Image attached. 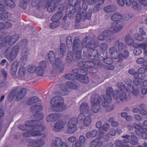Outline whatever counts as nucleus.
I'll return each instance as SVG.
<instances>
[{"label": "nucleus", "instance_id": "5fc2aeb1", "mask_svg": "<svg viewBox=\"0 0 147 147\" xmlns=\"http://www.w3.org/2000/svg\"><path fill=\"white\" fill-rule=\"evenodd\" d=\"M134 38L136 40L141 41L143 40L144 37L139 33H135L134 34Z\"/></svg>", "mask_w": 147, "mask_h": 147}, {"label": "nucleus", "instance_id": "473e14b6", "mask_svg": "<svg viewBox=\"0 0 147 147\" xmlns=\"http://www.w3.org/2000/svg\"><path fill=\"white\" fill-rule=\"evenodd\" d=\"M124 40L128 45L132 46L134 43V40L130 34H127L125 36Z\"/></svg>", "mask_w": 147, "mask_h": 147}, {"label": "nucleus", "instance_id": "423d86ee", "mask_svg": "<svg viewBox=\"0 0 147 147\" xmlns=\"http://www.w3.org/2000/svg\"><path fill=\"white\" fill-rule=\"evenodd\" d=\"M88 2H83L82 7L84 10L81 13H78L77 14L76 17L77 22H79L81 21H84L86 19L88 20L90 19L92 14V9H90L87 13L85 12V10L88 8Z\"/></svg>", "mask_w": 147, "mask_h": 147}, {"label": "nucleus", "instance_id": "3c124183", "mask_svg": "<svg viewBox=\"0 0 147 147\" xmlns=\"http://www.w3.org/2000/svg\"><path fill=\"white\" fill-rule=\"evenodd\" d=\"M5 4L9 7L11 8L14 7L16 5L12 0H4Z\"/></svg>", "mask_w": 147, "mask_h": 147}, {"label": "nucleus", "instance_id": "052dcab7", "mask_svg": "<svg viewBox=\"0 0 147 147\" xmlns=\"http://www.w3.org/2000/svg\"><path fill=\"white\" fill-rule=\"evenodd\" d=\"M73 56L72 53L71 52H68L66 58V60L67 62L70 63L73 60Z\"/></svg>", "mask_w": 147, "mask_h": 147}, {"label": "nucleus", "instance_id": "7c9ffc66", "mask_svg": "<svg viewBox=\"0 0 147 147\" xmlns=\"http://www.w3.org/2000/svg\"><path fill=\"white\" fill-rule=\"evenodd\" d=\"M117 7L114 5L111 4L105 7L104 8V11L106 12L109 13L116 10Z\"/></svg>", "mask_w": 147, "mask_h": 147}, {"label": "nucleus", "instance_id": "6e6d98bb", "mask_svg": "<svg viewBox=\"0 0 147 147\" xmlns=\"http://www.w3.org/2000/svg\"><path fill=\"white\" fill-rule=\"evenodd\" d=\"M131 137L130 135L128 134H126L125 135L123 136H122V138H123V142L126 143H130Z\"/></svg>", "mask_w": 147, "mask_h": 147}, {"label": "nucleus", "instance_id": "2eb2a0df", "mask_svg": "<svg viewBox=\"0 0 147 147\" xmlns=\"http://www.w3.org/2000/svg\"><path fill=\"white\" fill-rule=\"evenodd\" d=\"M136 129L135 132L139 136H141L143 139L147 138V129L142 128L140 125L137 124L135 125Z\"/></svg>", "mask_w": 147, "mask_h": 147}, {"label": "nucleus", "instance_id": "338daca9", "mask_svg": "<svg viewBox=\"0 0 147 147\" xmlns=\"http://www.w3.org/2000/svg\"><path fill=\"white\" fill-rule=\"evenodd\" d=\"M22 57L20 59V61L22 63V65H25L27 61L28 56L22 55Z\"/></svg>", "mask_w": 147, "mask_h": 147}, {"label": "nucleus", "instance_id": "e433bc0d", "mask_svg": "<svg viewBox=\"0 0 147 147\" xmlns=\"http://www.w3.org/2000/svg\"><path fill=\"white\" fill-rule=\"evenodd\" d=\"M63 142L60 138L57 137L55 138V142L52 143L51 146V147H61V145Z\"/></svg>", "mask_w": 147, "mask_h": 147}, {"label": "nucleus", "instance_id": "ea45409f", "mask_svg": "<svg viewBox=\"0 0 147 147\" xmlns=\"http://www.w3.org/2000/svg\"><path fill=\"white\" fill-rule=\"evenodd\" d=\"M26 73V70L24 67H22L19 69L18 72V75L20 78H23L25 76Z\"/></svg>", "mask_w": 147, "mask_h": 147}, {"label": "nucleus", "instance_id": "4468645a", "mask_svg": "<svg viewBox=\"0 0 147 147\" xmlns=\"http://www.w3.org/2000/svg\"><path fill=\"white\" fill-rule=\"evenodd\" d=\"M78 120H69L67 124V132L69 134H73L76 131Z\"/></svg>", "mask_w": 147, "mask_h": 147}, {"label": "nucleus", "instance_id": "c756f323", "mask_svg": "<svg viewBox=\"0 0 147 147\" xmlns=\"http://www.w3.org/2000/svg\"><path fill=\"white\" fill-rule=\"evenodd\" d=\"M18 65V63L16 61H14L12 64L10 72L12 76H16Z\"/></svg>", "mask_w": 147, "mask_h": 147}, {"label": "nucleus", "instance_id": "49530a36", "mask_svg": "<svg viewBox=\"0 0 147 147\" xmlns=\"http://www.w3.org/2000/svg\"><path fill=\"white\" fill-rule=\"evenodd\" d=\"M110 126L107 123H105L99 129V131L101 134L103 135V133L102 131H107L109 128Z\"/></svg>", "mask_w": 147, "mask_h": 147}, {"label": "nucleus", "instance_id": "b1692460", "mask_svg": "<svg viewBox=\"0 0 147 147\" xmlns=\"http://www.w3.org/2000/svg\"><path fill=\"white\" fill-rule=\"evenodd\" d=\"M82 70L79 69H73L72 70V72L73 73L67 74L65 76V78L67 80H77L78 73L80 72Z\"/></svg>", "mask_w": 147, "mask_h": 147}, {"label": "nucleus", "instance_id": "0eeeda50", "mask_svg": "<svg viewBox=\"0 0 147 147\" xmlns=\"http://www.w3.org/2000/svg\"><path fill=\"white\" fill-rule=\"evenodd\" d=\"M27 92V90L25 88L22 89L18 91L14 89L9 94L8 98L9 100H12L16 96V100L19 101L25 96Z\"/></svg>", "mask_w": 147, "mask_h": 147}, {"label": "nucleus", "instance_id": "e2e57ef3", "mask_svg": "<svg viewBox=\"0 0 147 147\" xmlns=\"http://www.w3.org/2000/svg\"><path fill=\"white\" fill-rule=\"evenodd\" d=\"M29 50L26 47H24L22 50V55L27 56L29 54Z\"/></svg>", "mask_w": 147, "mask_h": 147}, {"label": "nucleus", "instance_id": "39448f33", "mask_svg": "<svg viewBox=\"0 0 147 147\" xmlns=\"http://www.w3.org/2000/svg\"><path fill=\"white\" fill-rule=\"evenodd\" d=\"M53 110L56 111H61L65 110L66 106L64 104L63 98L60 96H56L53 98L50 101Z\"/></svg>", "mask_w": 147, "mask_h": 147}, {"label": "nucleus", "instance_id": "680f3d73", "mask_svg": "<svg viewBox=\"0 0 147 147\" xmlns=\"http://www.w3.org/2000/svg\"><path fill=\"white\" fill-rule=\"evenodd\" d=\"M108 48L107 44L105 43H102L100 46V48L102 51H107Z\"/></svg>", "mask_w": 147, "mask_h": 147}, {"label": "nucleus", "instance_id": "2f4dec72", "mask_svg": "<svg viewBox=\"0 0 147 147\" xmlns=\"http://www.w3.org/2000/svg\"><path fill=\"white\" fill-rule=\"evenodd\" d=\"M61 117V114L59 113H54L50 114L47 117L48 119H58Z\"/></svg>", "mask_w": 147, "mask_h": 147}, {"label": "nucleus", "instance_id": "58836bf2", "mask_svg": "<svg viewBox=\"0 0 147 147\" xmlns=\"http://www.w3.org/2000/svg\"><path fill=\"white\" fill-rule=\"evenodd\" d=\"M90 109L89 107H88L87 104L84 103L81 104L80 106V111L81 112H84L87 113L89 111Z\"/></svg>", "mask_w": 147, "mask_h": 147}, {"label": "nucleus", "instance_id": "de8ad7c7", "mask_svg": "<svg viewBox=\"0 0 147 147\" xmlns=\"http://www.w3.org/2000/svg\"><path fill=\"white\" fill-rule=\"evenodd\" d=\"M97 134V131L96 130H93L91 132H87L86 135V137L88 138H93L95 137Z\"/></svg>", "mask_w": 147, "mask_h": 147}, {"label": "nucleus", "instance_id": "72a5a7b5", "mask_svg": "<svg viewBox=\"0 0 147 147\" xmlns=\"http://www.w3.org/2000/svg\"><path fill=\"white\" fill-rule=\"evenodd\" d=\"M129 55V53L126 50L124 51V54L122 53L118 54V57L117 58H118V62H121L123 60L128 57Z\"/></svg>", "mask_w": 147, "mask_h": 147}, {"label": "nucleus", "instance_id": "9d476101", "mask_svg": "<svg viewBox=\"0 0 147 147\" xmlns=\"http://www.w3.org/2000/svg\"><path fill=\"white\" fill-rule=\"evenodd\" d=\"M19 49L18 46H15L12 49L7 48L5 51L6 58L9 61L14 60L17 57Z\"/></svg>", "mask_w": 147, "mask_h": 147}, {"label": "nucleus", "instance_id": "a878e982", "mask_svg": "<svg viewBox=\"0 0 147 147\" xmlns=\"http://www.w3.org/2000/svg\"><path fill=\"white\" fill-rule=\"evenodd\" d=\"M122 91H117V93L114 95L113 97L115 99H117L118 98V94L119 95V98L122 101H126L127 100V97L126 94L123 93H122Z\"/></svg>", "mask_w": 147, "mask_h": 147}, {"label": "nucleus", "instance_id": "393cba45", "mask_svg": "<svg viewBox=\"0 0 147 147\" xmlns=\"http://www.w3.org/2000/svg\"><path fill=\"white\" fill-rule=\"evenodd\" d=\"M61 1L60 0H52L48 7L47 11L49 12H51L54 10Z\"/></svg>", "mask_w": 147, "mask_h": 147}, {"label": "nucleus", "instance_id": "69168bd1", "mask_svg": "<svg viewBox=\"0 0 147 147\" xmlns=\"http://www.w3.org/2000/svg\"><path fill=\"white\" fill-rule=\"evenodd\" d=\"M36 66L34 65H30L28 67V71L29 72L32 73L35 72Z\"/></svg>", "mask_w": 147, "mask_h": 147}, {"label": "nucleus", "instance_id": "bf43d9fd", "mask_svg": "<svg viewBox=\"0 0 147 147\" xmlns=\"http://www.w3.org/2000/svg\"><path fill=\"white\" fill-rule=\"evenodd\" d=\"M72 38L70 36H69L67 37L66 38V44L67 47L68 48H70L71 47L72 43Z\"/></svg>", "mask_w": 147, "mask_h": 147}, {"label": "nucleus", "instance_id": "13d9d810", "mask_svg": "<svg viewBox=\"0 0 147 147\" xmlns=\"http://www.w3.org/2000/svg\"><path fill=\"white\" fill-rule=\"evenodd\" d=\"M138 48L145 50L147 48V42H143L138 44L137 45Z\"/></svg>", "mask_w": 147, "mask_h": 147}, {"label": "nucleus", "instance_id": "8fccbe9b", "mask_svg": "<svg viewBox=\"0 0 147 147\" xmlns=\"http://www.w3.org/2000/svg\"><path fill=\"white\" fill-rule=\"evenodd\" d=\"M138 138L136 136L132 135L131 137V144L133 145H136L138 143Z\"/></svg>", "mask_w": 147, "mask_h": 147}, {"label": "nucleus", "instance_id": "f257e3e1", "mask_svg": "<svg viewBox=\"0 0 147 147\" xmlns=\"http://www.w3.org/2000/svg\"><path fill=\"white\" fill-rule=\"evenodd\" d=\"M82 45L83 47H86L89 50L88 53L84 51L83 56L84 57H87L88 59L91 61L90 62H86L84 60L82 62L78 63V65L84 67L83 69L85 71H90V69L91 68L92 69H96L100 65L99 61L98 59H95L98 56V51L94 49L98 46V44L96 42L95 38L87 36L83 39Z\"/></svg>", "mask_w": 147, "mask_h": 147}, {"label": "nucleus", "instance_id": "37998d69", "mask_svg": "<svg viewBox=\"0 0 147 147\" xmlns=\"http://www.w3.org/2000/svg\"><path fill=\"white\" fill-rule=\"evenodd\" d=\"M131 83V80H129V83L127 84H128V86L130 87L132 90V92L133 94L135 96H137L139 93V90L137 88H135L133 86H131L130 84Z\"/></svg>", "mask_w": 147, "mask_h": 147}, {"label": "nucleus", "instance_id": "6e6552de", "mask_svg": "<svg viewBox=\"0 0 147 147\" xmlns=\"http://www.w3.org/2000/svg\"><path fill=\"white\" fill-rule=\"evenodd\" d=\"M73 51L77 59H80L82 57V47L81 42L78 39L75 38L73 41L72 46Z\"/></svg>", "mask_w": 147, "mask_h": 147}, {"label": "nucleus", "instance_id": "f3484780", "mask_svg": "<svg viewBox=\"0 0 147 147\" xmlns=\"http://www.w3.org/2000/svg\"><path fill=\"white\" fill-rule=\"evenodd\" d=\"M64 7L63 4L62 3L59 4L58 8L59 11L57 12L52 16L51 18L52 20L59 21L61 19L63 15V11L64 10Z\"/></svg>", "mask_w": 147, "mask_h": 147}, {"label": "nucleus", "instance_id": "20e7f679", "mask_svg": "<svg viewBox=\"0 0 147 147\" xmlns=\"http://www.w3.org/2000/svg\"><path fill=\"white\" fill-rule=\"evenodd\" d=\"M48 57L51 63L53 65V68L54 69L60 71L64 69V66L61 60L59 58L56 57L55 54L53 51L49 52Z\"/></svg>", "mask_w": 147, "mask_h": 147}, {"label": "nucleus", "instance_id": "09e8293b", "mask_svg": "<svg viewBox=\"0 0 147 147\" xmlns=\"http://www.w3.org/2000/svg\"><path fill=\"white\" fill-rule=\"evenodd\" d=\"M67 86L61 85L60 86L59 88L60 89L62 90L63 92L61 94V95L62 96H65L67 94H68V91L67 89Z\"/></svg>", "mask_w": 147, "mask_h": 147}, {"label": "nucleus", "instance_id": "ddd939ff", "mask_svg": "<svg viewBox=\"0 0 147 147\" xmlns=\"http://www.w3.org/2000/svg\"><path fill=\"white\" fill-rule=\"evenodd\" d=\"M30 110L32 112L34 113V114L31 115V119H42L44 118V116L42 113H40L36 114V115L35 113H37L42 110V107L40 104L32 107L30 108Z\"/></svg>", "mask_w": 147, "mask_h": 147}, {"label": "nucleus", "instance_id": "f03ea898", "mask_svg": "<svg viewBox=\"0 0 147 147\" xmlns=\"http://www.w3.org/2000/svg\"><path fill=\"white\" fill-rule=\"evenodd\" d=\"M45 128V127L40 122V123L34 125L33 129L31 128V129L27 130V131L24 133L22 134V136L24 138L34 136H42L43 138L45 137V135L44 134L40 133V132L43 131Z\"/></svg>", "mask_w": 147, "mask_h": 147}, {"label": "nucleus", "instance_id": "a211bd4d", "mask_svg": "<svg viewBox=\"0 0 147 147\" xmlns=\"http://www.w3.org/2000/svg\"><path fill=\"white\" fill-rule=\"evenodd\" d=\"M19 36L18 34H15L11 36H7L4 38L3 40H5V42L7 45H12L15 44L19 39Z\"/></svg>", "mask_w": 147, "mask_h": 147}, {"label": "nucleus", "instance_id": "412c9836", "mask_svg": "<svg viewBox=\"0 0 147 147\" xmlns=\"http://www.w3.org/2000/svg\"><path fill=\"white\" fill-rule=\"evenodd\" d=\"M81 67V69H81V70H82L80 72H79L78 73V75L77 76V80H78L80 82H82L84 83H88L89 82V79L86 76H84L83 75H82L80 74L81 73H83V71H87L88 72V71L86 70L85 71L84 69H83V68L84 67ZM94 69H92V68H91V69H90V71H89V72H90V73H92V72L91 71V70H93Z\"/></svg>", "mask_w": 147, "mask_h": 147}, {"label": "nucleus", "instance_id": "6ab92c4d", "mask_svg": "<svg viewBox=\"0 0 147 147\" xmlns=\"http://www.w3.org/2000/svg\"><path fill=\"white\" fill-rule=\"evenodd\" d=\"M27 140L29 142L28 144V147H40L44 144V141L42 139L36 140L27 139Z\"/></svg>", "mask_w": 147, "mask_h": 147}, {"label": "nucleus", "instance_id": "4c0bfd02", "mask_svg": "<svg viewBox=\"0 0 147 147\" xmlns=\"http://www.w3.org/2000/svg\"><path fill=\"white\" fill-rule=\"evenodd\" d=\"M104 2V0H98L96 1V5L95 6L93 10V12L96 13L98 11L100 7V6Z\"/></svg>", "mask_w": 147, "mask_h": 147}, {"label": "nucleus", "instance_id": "aec40b11", "mask_svg": "<svg viewBox=\"0 0 147 147\" xmlns=\"http://www.w3.org/2000/svg\"><path fill=\"white\" fill-rule=\"evenodd\" d=\"M46 65V62L45 61L40 62L38 66H36L35 71V73L39 76H42L44 73V69L45 68Z\"/></svg>", "mask_w": 147, "mask_h": 147}, {"label": "nucleus", "instance_id": "dca6fc26", "mask_svg": "<svg viewBox=\"0 0 147 147\" xmlns=\"http://www.w3.org/2000/svg\"><path fill=\"white\" fill-rule=\"evenodd\" d=\"M124 27L123 23L119 22H113L110 28L111 31L113 33H117L120 31Z\"/></svg>", "mask_w": 147, "mask_h": 147}, {"label": "nucleus", "instance_id": "79ce46f5", "mask_svg": "<svg viewBox=\"0 0 147 147\" xmlns=\"http://www.w3.org/2000/svg\"><path fill=\"white\" fill-rule=\"evenodd\" d=\"M11 14L9 12L2 13L0 14V20H5L11 17Z\"/></svg>", "mask_w": 147, "mask_h": 147}, {"label": "nucleus", "instance_id": "c03bdc74", "mask_svg": "<svg viewBox=\"0 0 147 147\" xmlns=\"http://www.w3.org/2000/svg\"><path fill=\"white\" fill-rule=\"evenodd\" d=\"M131 6L136 11H140L141 9L140 5L135 0L134 1Z\"/></svg>", "mask_w": 147, "mask_h": 147}, {"label": "nucleus", "instance_id": "cd10ccee", "mask_svg": "<svg viewBox=\"0 0 147 147\" xmlns=\"http://www.w3.org/2000/svg\"><path fill=\"white\" fill-rule=\"evenodd\" d=\"M101 138V137H100L99 138H96L92 141L90 144V147H100L102 144V142L100 140V139Z\"/></svg>", "mask_w": 147, "mask_h": 147}, {"label": "nucleus", "instance_id": "4d7b16f0", "mask_svg": "<svg viewBox=\"0 0 147 147\" xmlns=\"http://www.w3.org/2000/svg\"><path fill=\"white\" fill-rule=\"evenodd\" d=\"M115 146L119 147H129V145H125L123 142L119 140L115 141Z\"/></svg>", "mask_w": 147, "mask_h": 147}, {"label": "nucleus", "instance_id": "bb28decb", "mask_svg": "<svg viewBox=\"0 0 147 147\" xmlns=\"http://www.w3.org/2000/svg\"><path fill=\"white\" fill-rule=\"evenodd\" d=\"M109 53L111 57L115 59H117L118 57V53L116 47H111L109 49Z\"/></svg>", "mask_w": 147, "mask_h": 147}, {"label": "nucleus", "instance_id": "a18cd8bd", "mask_svg": "<svg viewBox=\"0 0 147 147\" xmlns=\"http://www.w3.org/2000/svg\"><path fill=\"white\" fill-rule=\"evenodd\" d=\"M66 49V47L64 44H62L61 45L60 49V52L59 53V57L62 58L64 56V53Z\"/></svg>", "mask_w": 147, "mask_h": 147}, {"label": "nucleus", "instance_id": "5701e85b", "mask_svg": "<svg viewBox=\"0 0 147 147\" xmlns=\"http://www.w3.org/2000/svg\"><path fill=\"white\" fill-rule=\"evenodd\" d=\"M69 4L74 7L76 12H79L81 9V0H69Z\"/></svg>", "mask_w": 147, "mask_h": 147}, {"label": "nucleus", "instance_id": "1a4fd4ad", "mask_svg": "<svg viewBox=\"0 0 147 147\" xmlns=\"http://www.w3.org/2000/svg\"><path fill=\"white\" fill-rule=\"evenodd\" d=\"M19 49L18 46H15L12 49L7 48L5 51L6 58L9 61L14 60L17 57Z\"/></svg>", "mask_w": 147, "mask_h": 147}, {"label": "nucleus", "instance_id": "7ed1b4c3", "mask_svg": "<svg viewBox=\"0 0 147 147\" xmlns=\"http://www.w3.org/2000/svg\"><path fill=\"white\" fill-rule=\"evenodd\" d=\"M113 93L112 88L108 87L107 88L106 94L104 96V100L102 102V105L108 111H112L114 108V106L111 103L112 100L111 97Z\"/></svg>", "mask_w": 147, "mask_h": 147}, {"label": "nucleus", "instance_id": "774afa93", "mask_svg": "<svg viewBox=\"0 0 147 147\" xmlns=\"http://www.w3.org/2000/svg\"><path fill=\"white\" fill-rule=\"evenodd\" d=\"M103 61L104 63H105L106 64H111L113 62V61L112 59L108 57L104 58Z\"/></svg>", "mask_w": 147, "mask_h": 147}, {"label": "nucleus", "instance_id": "f704fd0d", "mask_svg": "<svg viewBox=\"0 0 147 147\" xmlns=\"http://www.w3.org/2000/svg\"><path fill=\"white\" fill-rule=\"evenodd\" d=\"M137 63L141 64L143 66L145 67L147 69V60L143 57H140L137 59Z\"/></svg>", "mask_w": 147, "mask_h": 147}, {"label": "nucleus", "instance_id": "603ef678", "mask_svg": "<svg viewBox=\"0 0 147 147\" xmlns=\"http://www.w3.org/2000/svg\"><path fill=\"white\" fill-rule=\"evenodd\" d=\"M39 101V98L36 96L31 97L28 100V104L29 105H31L35 102H37Z\"/></svg>", "mask_w": 147, "mask_h": 147}, {"label": "nucleus", "instance_id": "a19ab883", "mask_svg": "<svg viewBox=\"0 0 147 147\" xmlns=\"http://www.w3.org/2000/svg\"><path fill=\"white\" fill-rule=\"evenodd\" d=\"M66 84L68 88L76 89L77 88V83L74 81H68L66 82Z\"/></svg>", "mask_w": 147, "mask_h": 147}, {"label": "nucleus", "instance_id": "864d4df0", "mask_svg": "<svg viewBox=\"0 0 147 147\" xmlns=\"http://www.w3.org/2000/svg\"><path fill=\"white\" fill-rule=\"evenodd\" d=\"M53 22L50 24L49 26L52 29H55L60 25V23L59 21L56 20H53Z\"/></svg>", "mask_w": 147, "mask_h": 147}, {"label": "nucleus", "instance_id": "0e129e2a", "mask_svg": "<svg viewBox=\"0 0 147 147\" xmlns=\"http://www.w3.org/2000/svg\"><path fill=\"white\" fill-rule=\"evenodd\" d=\"M24 3H21L19 4V6L24 9H25L26 8V3L29 2L30 0H23Z\"/></svg>", "mask_w": 147, "mask_h": 147}, {"label": "nucleus", "instance_id": "4be33fe9", "mask_svg": "<svg viewBox=\"0 0 147 147\" xmlns=\"http://www.w3.org/2000/svg\"><path fill=\"white\" fill-rule=\"evenodd\" d=\"M67 123L66 120H58L55 124L53 128L57 132L61 131Z\"/></svg>", "mask_w": 147, "mask_h": 147}, {"label": "nucleus", "instance_id": "f8f14e48", "mask_svg": "<svg viewBox=\"0 0 147 147\" xmlns=\"http://www.w3.org/2000/svg\"><path fill=\"white\" fill-rule=\"evenodd\" d=\"M41 120H30L25 122V125H18L19 129L23 131L33 129L34 126L40 123Z\"/></svg>", "mask_w": 147, "mask_h": 147}, {"label": "nucleus", "instance_id": "c9c22d12", "mask_svg": "<svg viewBox=\"0 0 147 147\" xmlns=\"http://www.w3.org/2000/svg\"><path fill=\"white\" fill-rule=\"evenodd\" d=\"M93 116L92 115H89L87 113L85 115L84 113H81L79 115L78 118L79 119H90L93 118Z\"/></svg>", "mask_w": 147, "mask_h": 147}, {"label": "nucleus", "instance_id": "c85d7f7f", "mask_svg": "<svg viewBox=\"0 0 147 147\" xmlns=\"http://www.w3.org/2000/svg\"><path fill=\"white\" fill-rule=\"evenodd\" d=\"M111 18L112 20L115 21V22H119L123 19V17L121 14L117 13L113 15Z\"/></svg>", "mask_w": 147, "mask_h": 147}, {"label": "nucleus", "instance_id": "9b49d317", "mask_svg": "<svg viewBox=\"0 0 147 147\" xmlns=\"http://www.w3.org/2000/svg\"><path fill=\"white\" fill-rule=\"evenodd\" d=\"M91 101L92 105V110L94 113L98 112L100 109L99 104L101 101L100 97L98 95H92L91 97Z\"/></svg>", "mask_w": 147, "mask_h": 147}]
</instances>
